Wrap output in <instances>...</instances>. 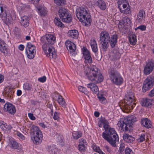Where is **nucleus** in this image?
Listing matches in <instances>:
<instances>
[{
    "mask_svg": "<svg viewBox=\"0 0 154 154\" xmlns=\"http://www.w3.org/2000/svg\"><path fill=\"white\" fill-rule=\"evenodd\" d=\"M56 38L53 35H46L42 37L41 41L42 45V49L46 56L50 58L56 57V54L51 48V45L55 42Z\"/></svg>",
    "mask_w": 154,
    "mask_h": 154,
    "instance_id": "nucleus-1",
    "label": "nucleus"
},
{
    "mask_svg": "<svg viewBox=\"0 0 154 154\" xmlns=\"http://www.w3.org/2000/svg\"><path fill=\"white\" fill-rule=\"evenodd\" d=\"M84 72L88 79L91 81L100 83L103 79V75L96 66H93L91 68L87 67Z\"/></svg>",
    "mask_w": 154,
    "mask_h": 154,
    "instance_id": "nucleus-2",
    "label": "nucleus"
},
{
    "mask_svg": "<svg viewBox=\"0 0 154 154\" xmlns=\"http://www.w3.org/2000/svg\"><path fill=\"white\" fill-rule=\"evenodd\" d=\"M135 105L134 93L131 90H129L125 94L124 102L120 104L121 107L126 110L130 111L133 109Z\"/></svg>",
    "mask_w": 154,
    "mask_h": 154,
    "instance_id": "nucleus-3",
    "label": "nucleus"
},
{
    "mask_svg": "<svg viewBox=\"0 0 154 154\" xmlns=\"http://www.w3.org/2000/svg\"><path fill=\"white\" fill-rule=\"evenodd\" d=\"M75 13L76 17L80 22L84 23L85 25H90L91 19L87 8H81L76 9Z\"/></svg>",
    "mask_w": 154,
    "mask_h": 154,
    "instance_id": "nucleus-4",
    "label": "nucleus"
},
{
    "mask_svg": "<svg viewBox=\"0 0 154 154\" xmlns=\"http://www.w3.org/2000/svg\"><path fill=\"white\" fill-rule=\"evenodd\" d=\"M136 121V117L133 115H131L122 119L118 125L121 130L127 132L131 129L133 123Z\"/></svg>",
    "mask_w": 154,
    "mask_h": 154,
    "instance_id": "nucleus-5",
    "label": "nucleus"
},
{
    "mask_svg": "<svg viewBox=\"0 0 154 154\" xmlns=\"http://www.w3.org/2000/svg\"><path fill=\"white\" fill-rule=\"evenodd\" d=\"M102 137L113 146H116V141L118 140V135L114 128H110L106 130L102 134Z\"/></svg>",
    "mask_w": 154,
    "mask_h": 154,
    "instance_id": "nucleus-6",
    "label": "nucleus"
},
{
    "mask_svg": "<svg viewBox=\"0 0 154 154\" xmlns=\"http://www.w3.org/2000/svg\"><path fill=\"white\" fill-rule=\"evenodd\" d=\"M108 75L110 80L113 84L119 86L123 83V78L116 68H110L108 71Z\"/></svg>",
    "mask_w": 154,
    "mask_h": 154,
    "instance_id": "nucleus-7",
    "label": "nucleus"
},
{
    "mask_svg": "<svg viewBox=\"0 0 154 154\" xmlns=\"http://www.w3.org/2000/svg\"><path fill=\"white\" fill-rule=\"evenodd\" d=\"M100 43L102 44L103 51H105L108 47L110 42V36L109 33L106 31H103L100 34Z\"/></svg>",
    "mask_w": 154,
    "mask_h": 154,
    "instance_id": "nucleus-8",
    "label": "nucleus"
},
{
    "mask_svg": "<svg viewBox=\"0 0 154 154\" xmlns=\"http://www.w3.org/2000/svg\"><path fill=\"white\" fill-rule=\"evenodd\" d=\"M58 14L63 22L69 23L72 20L71 15L64 8H61L59 10Z\"/></svg>",
    "mask_w": 154,
    "mask_h": 154,
    "instance_id": "nucleus-9",
    "label": "nucleus"
},
{
    "mask_svg": "<svg viewBox=\"0 0 154 154\" xmlns=\"http://www.w3.org/2000/svg\"><path fill=\"white\" fill-rule=\"evenodd\" d=\"M154 85V76L150 75L144 81L142 88V91L145 92Z\"/></svg>",
    "mask_w": 154,
    "mask_h": 154,
    "instance_id": "nucleus-10",
    "label": "nucleus"
},
{
    "mask_svg": "<svg viewBox=\"0 0 154 154\" xmlns=\"http://www.w3.org/2000/svg\"><path fill=\"white\" fill-rule=\"evenodd\" d=\"M154 69V60H150L146 62L144 67L143 73L145 75H148L151 73Z\"/></svg>",
    "mask_w": 154,
    "mask_h": 154,
    "instance_id": "nucleus-11",
    "label": "nucleus"
},
{
    "mask_svg": "<svg viewBox=\"0 0 154 154\" xmlns=\"http://www.w3.org/2000/svg\"><path fill=\"white\" fill-rule=\"evenodd\" d=\"M2 17L3 22L8 25L13 23L16 20V16H12L9 13L4 12Z\"/></svg>",
    "mask_w": 154,
    "mask_h": 154,
    "instance_id": "nucleus-12",
    "label": "nucleus"
},
{
    "mask_svg": "<svg viewBox=\"0 0 154 154\" xmlns=\"http://www.w3.org/2000/svg\"><path fill=\"white\" fill-rule=\"evenodd\" d=\"M82 50L83 57L85 60V62L89 63H91L92 62V60L89 51L85 48H83Z\"/></svg>",
    "mask_w": 154,
    "mask_h": 154,
    "instance_id": "nucleus-13",
    "label": "nucleus"
},
{
    "mask_svg": "<svg viewBox=\"0 0 154 154\" xmlns=\"http://www.w3.org/2000/svg\"><path fill=\"white\" fill-rule=\"evenodd\" d=\"M4 111L7 112L11 114H14L16 112V109L14 105L12 104L7 103L4 105Z\"/></svg>",
    "mask_w": 154,
    "mask_h": 154,
    "instance_id": "nucleus-14",
    "label": "nucleus"
},
{
    "mask_svg": "<svg viewBox=\"0 0 154 154\" xmlns=\"http://www.w3.org/2000/svg\"><path fill=\"white\" fill-rule=\"evenodd\" d=\"M36 135H35L33 137H32V140L34 144L38 145L42 142L43 135L41 131H38Z\"/></svg>",
    "mask_w": 154,
    "mask_h": 154,
    "instance_id": "nucleus-15",
    "label": "nucleus"
},
{
    "mask_svg": "<svg viewBox=\"0 0 154 154\" xmlns=\"http://www.w3.org/2000/svg\"><path fill=\"white\" fill-rule=\"evenodd\" d=\"M127 0H119L118 1V7L120 11L122 13L125 14H128L131 13V11L129 5H128V7L126 9L122 10L120 8V5L121 4L123 3H127Z\"/></svg>",
    "mask_w": 154,
    "mask_h": 154,
    "instance_id": "nucleus-16",
    "label": "nucleus"
},
{
    "mask_svg": "<svg viewBox=\"0 0 154 154\" xmlns=\"http://www.w3.org/2000/svg\"><path fill=\"white\" fill-rule=\"evenodd\" d=\"M146 15L143 10H140L137 15L136 20L139 23H143L145 21Z\"/></svg>",
    "mask_w": 154,
    "mask_h": 154,
    "instance_id": "nucleus-17",
    "label": "nucleus"
},
{
    "mask_svg": "<svg viewBox=\"0 0 154 154\" xmlns=\"http://www.w3.org/2000/svg\"><path fill=\"white\" fill-rule=\"evenodd\" d=\"M65 44L67 49L68 50V48H69L70 53L72 54H75V50L76 49V46L75 45L69 41H66Z\"/></svg>",
    "mask_w": 154,
    "mask_h": 154,
    "instance_id": "nucleus-18",
    "label": "nucleus"
},
{
    "mask_svg": "<svg viewBox=\"0 0 154 154\" xmlns=\"http://www.w3.org/2000/svg\"><path fill=\"white\" fill-rule=\"evenodd\" d=\"M118 38V35L116 33H115L110 38V45L112 48H114L116 45L117 39Z\"/></svg>",
    "mask_w": 154,
    "mask_h": 154,
    "instance_id": "nucleus-19",
    "label": "nucleus"
},
{
    "mask_svg": "<svg viewBox=\"0 0 154 154\" xmlns=\"http://www.w3.org/2000/svg\"><path fill=\"white\" fill-rule=\"evenodd\" d=\"M5 45L3 41L0 40V51L5 54H9V51Z\"/></svg>",
    "mask_w": 154,
    "mask_h": 154,
    "instance_id": "nucleus-20",
    "label": "nucleus"
},
{
    "mask_svg": "<svg viewBox=\"0 0 154 154\" xmlns=\"http://www.w3.org/2000/svg\"><path fill=\"white\" fill-rule=\"evenodd\" d=\"M29 18L26 16H24L21 17L20 22L22 25L24 27H26L29 25Z\"/></svg>",
    "mask_w": 154,
    "mask_h": 154,
    "instance_id": "nucleus-21",
    "label": "nucleus"
},
{
    "mask_svg": "<svg viewBox=\"0 0 154 154\" xmlns=\"http://www.w3.org/2000/svg\"><path fill=\"white\" fill-rule=\"evenodd\" d=\"M141 102L142 106L144 107H149L152 105V100L147 98L143 99Z\"/></svg>",
    "mask_w": 154,
    "mask_h": 154,
    "instance_id": "nucleus-22",
    "label": "nucleus"
},
{
    "mask_svg": "<svg viewBox=\"0 0 154 154\" xmlns=\"http://www.w3.org/2000/svg\"><path fill=\"white\" fill-rule=\"evenodd\" d=\"M5 95L8 99H11L14 91L12 88L9 87H6L5 89Z\"/></svg>",
    "mask_w": 154,
    "mask_h": 154,
    "instance_id": "nucleus-23",
    "label": "nucleus"
},
{
    "mask_svg": "<svg viewBox=\"0 0 154 154\" xmlns=\"http://www.w3.org/2000/svg\"><path fill=\"white\" fill-rule=\"evenodd\" d=\"M97 6L102 10H105L106 8L105 2L103 0H98L96 3Z\"/></svg>",
    "mask_w": 154,
    "mask_h": 154,
    "instance_id": "nucleus-24",
    "label": "nucleus"
},
{
    "mask_svg": "<svg viewBox=\"0 0 154 154\" xmlns=\"http://www.w3.org/2000/svg\"><path fill=\"white\" fill-rule=\"evenodd\" d=\"M68 35L69 37L76 39L79 35V32L76 29L71 30L68 32Z\"/></svg>",
    "mask_w": 154,
    "mask_h": 154,
    "instance_id": "nucleus-25",
    "label": "nucleus"
},
{
    "mask_svg": "<svg viewBox=\"0 0 154 154\" xmlns=\"http://www.w3.org/2000/svg\"><path fill=\"white\" fill-rule=\"evenodd\" d=\"M141 124L147 128H151L152 126L151 122L147 118L141 119Z\"/></svg>",
    "mask_w": 154,
    "mask_h": 154,
    "instance_id": "nucleus-26",
    "label": "nucleus"
},
{
    "mask_svg": "<svg viewBox=\"0 0 154 154\" xmlns=\"http://www.w3.org/2000/svg\"><path fill=\"white\" fill-rule=\"evenodd\" d=\"M123 137L124 140L127 142L132 143L135 140L134 137L127 134H124Z\"/></svg>",
    "mask_w": 154,
    "mask_h": 154,
    "instance_id": "nucleus-27",
    "label": "nucleus"
},
{
    "mask_svg": "<svg viewBox=\"0 0 154 154\" xmlns=\"http://www.w3.org/2000/svg\"><path fill=\"white\" fill-rule=\"evenodd\" d=\"M10 142L11 145L13 148L18 149H22V147L20 144H19L14 140L11 139L10 140Z\"/></svg>",
    "mask_w": 154,
    "mask_h": 154,
    "instance_id": "nucleus-28",
    "label": "nucleus"
},
{
    "mask_svg": "<svg viewBox=\"0 0 154 154\" xmlns=\"http://www.w3.org/2000/svg\"><path fill=\"white\" fill-rule=\"evenodd\" d=\"M39 14L42 16H45L47 15L46 8L43 7H39L37 8Z\"/></svg>",
    "mask_w": 154,
    "mask_h": 154,
    "instance_id": "nucleus-29",
    "label": "nucleus"
},
{
    "mask_svg": "<svg viewBox=\"0 0 154 154\" xmlns=\"http://www.w3.org/2000/svg\"><path fill=\"white\" fill-rule=\"evenodd\" d=\"M129 42L132 45H135L137 42L136 36L135 34L130 35L128 37Z\"/></svg>",
    "mask_w": 154,
    "mask_h": 154,
    "instance_id": "nucleus-30",
    "label": "nucleus"
},
{
    "mask_svg": "<svg viewBox=\"0 0 154 154\" xmlns=\"http://www.w3.org/2000/svg\"><path fill=\"white\" fill-rule=\"evenodd\" d=\"M91 45L93 51L94 53L97 52L98 51L97 45L95 40H93L91 42Z\"/></svg>",
    "mask_w": 154,
    "mask_h": 154,
    "instance_id": "nucleus-31",
    "label": "nucleus"
},
{
    "mask_svg": "<svg viewBox=\"0 0 154 154\" xmlns=\"http://www.w3.org/2000/svg\"><path fill=\"white\" fill-rule=\"evenodd\" d=\"M47 149L48 152L51 154H56V148L54 146H47Z\"/></svg>",
    "mask_w": 154,
    "mask_h": 154,
    "instance_id": "nucleus-32",
    "label": "nucleus"
},
{
    "mask_svg": "<svg viewBox=\"0 0 154 154\" xmlns=\"http://www.w3.org/2000/svg\"><path fill=\"white\" fill-rule=\"evenodd\" d=\"M54 22L55 24L58 27H62L64 26V25L60 21L59 18L58 17H55L54 20Z\"/></svg>",
    "mask_w": 154,
    "mask_h": 154,
    "instance_id": "nucleus-33",
    "label": "nucleus"
},
{
    "mask_svg": "<svg viewBox=\"0 0 154 154\" xmlns=\"http://www.w3.org/2000/svg\"><path fill=\"white\" fill-rule=\"evenodd\" d=\"M58 101L59 104L61 105L63 107H65L66 106V103L61 95L58 96Z\"/></svg>",
    "mask_w": 154,
    "mask_h": 154,
    "instance_id": "nucleus-34",
    "label": "nucleus"
},
{
    "mask_svg": "<svg viewBox=\"0 0 154 154\" xmlns=\"http://www.w3.org/2000/svg\"><path fill=\"white\" fill-rule=\"evenodd\" d=\"M30 131L31 132L33 133V134H35L36 133V134H38L37 132H38V131H41L39 130L38 128L35 125L32 126L30 128Z\"/></svg>",
    "mask_w": 154,
    "mask_h": 154,
    "instance_id": "nucleus-35",
    "label": "nucleus"
},
{
    "mask_svg": "<svg viewBox=\"0 0 154 154\" xmlns=\"http://www.w3.org/2000/svg\"><path fill=\"white\" fill-rule=\"evenodd\" d=\"M81 132H75L72 133V136L74 139H77L82 136Z\"/></svg>",
    "mask_w": 154,
    "mask_h": 154,
    "instance_id": "nucleus-36",
    "label": "nucleus"
},
{
    "mask_svg": "<svg viewBox=\"0 0 154 154\" xmlns=\"http://www.w3.org/2000/svg\"><path fill=\"white\" fill-rule=\"evenodd\" d=\"M93 149L96 152H98L99 154H105L100 148L99 146L94 145L93 147Z\"/></svg>",
    "mask_w": 154,
    "mask_h": 154,
    "instance_id": "nucleus-37",
    "label": "nucleus"
},
{
    "mask_svg": "<svg viewBox=\"0 0 154 154\" xmlns=\"http://www.w3.org/2000/svg\"><path fill=\"white\" fill-rule=\"evenodd\" d=\"M7 126V124L2 121H0V127L1 128L3 131H6V127Z\"/></svg>",
    "mask_w": 154,
    "mask_h": 154,
    "instance_id": "nucleus-38",
    "label": "nucleus"
},
{
    "mask_svg": "<svg viewBox=\"0 0 154 154\" xmlns=\"http://www.w3.org/2000/svg\"><path fill=\"white\" fill-rule=\"evenodd\" d=\"M23 88L25 90H30L32 88V86L31 84L26 83L24 84Z\"/></svg>",
    "mask_w": 154,
    "mask_h": 154,
    "instance_id": "nucleus-39",
    "label": "nucleus"
},
{
    "mask_svg": "<svg viewBox=\"0 0 154 154\" xmlns=\"http://www.w3.org/2000/svg\"><path fill=\"white\" fill-rule=\"evenodd\" d=\"M26 53L27 54V57L29 59H33L35 55V52H28L27 50L26 51Z\"/></svg>",
    "mask_w": 154,
    "mask_h": 154,
    "instance_id": "nucleus-40",
    "label": "nucleus"
},
{
    "mask_svg": "<svg viewBox=\"0 0 154 154\" xmlns=\"http://www.w3.org/2000/svg\"><path fill=\"white\" fill-rule=\"evenodd\" d=\"M79 150L81 151H84L85 149V145L83 143H79Z\"/></svg>",
    "mask_w": 154,
    "mask_h": 154,
    "instance_id": "nucleus-41",
    "label": "nucleus"
},
{
    "mask_svg": "<svg viewBox=\"0 0 154 154\" xmlns=\"http://www.w3.org/2000/svg\"><path fill=\"white\" fill-rule=\"evenodd\" d=\"M54 2L57 5L60 6L64 4L65 0H54Z\"/></svg>",
    "mask_w": 154,
    "mask_h": 154,
    "instance_id": "nucleus-42",
    "label": "nucleus"
},
{
    "mask_svg": "<svg viewBox=\"0 0 154 154\" xmlns=\"http://www.w3.org/2000/svg\"><path fill=\"white\" fill-rule=\"evenodd\" d=\"M125 154H134L133 151L130 148L127 147L125 150Z\"/></svg>",
    "mask_w": 154,
    "mask_h": 154,
    "instance_id": "nucleus-43",
    "label": "nucleus"
},
{
    "mask_svg": "<svg viewBox=\"0 0 154 154\" xmlns=\"http://www.w3.org/2000/svg\"><path fill=\"white\" fill-rule=\"evenodd\" d=\"M91 90L94 93L96 94H97L99 93L98 88L97 86L96 85L92 88Z\"/></svg>",
    "mask_w": 154,
    "mask_h": 154,
    "instance_id": "nucleus-44",
    "label": "nucleus"
},
{
    "mask_svg": "<svg viewBox=\"0 0 154 154\" xmlns=\"http://www.w3.org/2000/svg\"><path fill=\"white\" fill-rule=\"evenodd\" d=\"M145 135L143 134H142L140 137L137 139V141L138 142H143L145 140Z\"/></svg>",
    "mask_w": 154,
    "mask_h": 154,
    "instance_id": "nucleus-45",
    "label": "nucleus"
},
{
    "mask_svg": "<svg viewBox=\"0 0 154 154\" xmlns=\"http://www.w3.org/2000/svg\"><path fill=\"white\" fill-rule=\"evenodd\" d=\"M6 13L5 10H4L2 5L1 4H0V15L1 17H2L3 14L4 13Z\"/></svg>",
    "mask_w": 154,
    "mask_h": 154,
    "instance_id": "nucleus-46",
    "label": "nucleus"
},
{
    "mask_svg": "<svg viewBox=\"0 0 154 154\" xmlns=\"http://www.w3.org/2000/svg\"><path fill=\"white\" fill-rule=\"evenodd\" d=\"M15 134L17 135L22 140H24L25 139L24 136L20 133L19 132L16 131L15 132Z\"/></svg>",
    "mask_w": 154,
    "mask_h": 154,
    "instance_id": "nucleus-47",
    "label": "nucleus"
},
{
    "mask_svg": "<svg viewBox=\"0 0 154 154\" xmlns=\"http://www.w3.org/2000/svg\"><path fill=\"white\" fill-rule=\"evenodd\" d=\"M60 114L57 112H55L54 113V116H53V118L54 120H56L57 121H58L59 120V115Z\"/></svg>",
    "mask_w": 154,
    "mask_h": 154,
    "instance_id": "nucleus-48",
    "label": "nucleus"
},
{
    "mask_svg": "<svg viewBox=\"0 0 154 154\" xmlns=\"http://www.w3.org/2000/svg\"><path fill=\"white\" fill-rule=\"evenodd\" d=\"M136 29H140L142 31H144L146 29V26L144 25H141L136 28Z\"/></svg>",
    "mask_w": 154,
    "mask_h": 154,
    "instance_id": "nucleus-49",
    "label": "nucleus"
},
{
    "mask_svg": "<svg viewBox=\"0 0 154 154\" xmlns=\"http://www.w3.org/2000/svg\"><path fill=\"white\" fill-rule=\"evenodd\" d=\"M100 123L103 124V126H104V125L108 124L109 123L107 120L105 119H102L101 120H100Z\"/></svg>",
    "mask_w": 154,
    "mask_h": 154,
    "instance_id": "nucleus-50",
    "label": "nucleus"
},
{
    "mask_svg": "<svg viewBox=\"0 0 154 154\" xmlns=\"http://www.w3.org/2000/svg\"><path fill=\"white\" fill-rule=\"evenodd\" d=\"M78 89L79 91L84 93L85 91L86 92V88L82 86H79L78 87Z\"/></svg>",
    "mask_w": 154,
    "mask_h": 154,
    "instance_id": "nucleus-51",
    "label": "nucleus"
},
{
    "mask_svg": "<svg viewBox=\"0 0 154 154\" xmlns=\"http://www.w3.org/2000/svg\"><path fill=\"white\" fill-rule=\"evenodd\" d=\"M28 116L29 118L32 120H34L35 119V116H33V114L31 113H28Z\"/></svg>",
    "mask_w": 154,
    "mask_h": 154,
    "instance_id": "nucleus-52",
    "label": "nucleus"
},
{
    "mask_svg": "<svg viewBox=\"0 0 154 154\" xmlns=\"http://www.w3.org/2000/svg\"><path fill=\"white\" fill-rule=\"evenodd\" d=\"M46 77L45 76H43L42 77L38 78V81L41 82H44L46 81Z\"/></svg>",
    "mask_w": 154,
    "mask_h": 154,
    "instance_id": "nucleus-53",
    "label": "nucleus"
},
{
    "mask_svg": "<svg viewBox=\"0 0 154 154\" xmlns=\"http://www.w3.org/2000/svg\"><path fill=\"white\" fill-rule=\"evenodd\" d=\"M96 57V59L98 60H100L101 59V55L100 54H98L96 52L95 53Z\"/></svg>",
    "mask_w": 154,
    "mask_h": 154,
    "instance_id": "nucleus-54",
    "label": "nucleus"
},
{
    "mask_svg": "<svg viewBox=\"0 0 154 154\" xmlns=\"http://www.w3.org/2000/svg\"><path fill=\"white\" fill-rule=\"evenodd\" d=\"M34 47H35L34 45H32L31 43L29 42L27 43V46L26 48V50H27V49L29 48H33Z\"/></svg>",
    "mask_w": 154,
    "mask_h": 154,
    "instance_id": "nucleus-55",
    "label": "nucleus"
},
{
    "mask_svg": "<svg viewBox=\"0 0 154 154\" xmlns=\"http://www.w3.org/2000/svg\"><path fill=\"white\" fill-rule=\"evenodd\" d=\"M148 96L150 97L154 96V88L150 91L148 94Z\"/></svg>",
    "mask_w": 154,
    "mask_h": 154,
    "instance_id": "nucleus-56",
    "label": "nucleus"
},
{
    "mask_svg": "<svg viewBox=\"0 0 154 154\" xmlns=\"http://www.w3.org/2000/svg\"><path fill=\"white\" fill-rule=\"evenodd\" d=\"M96 85L92 83H90L89 84H88L87 85V87L88 88H90L91 90L92 89V88L95 86Z\"/></svg>",
    "mask_w": 154,
    "mask_h": 154,
    "instance_id": "nucleus-57",
    "label": "nucleus"
},
{
    "mask_svg": "<svg viewBox=\"0 0 154 154\" xmlns=\"http://www.w3.org/2000/svg\"><path fill=\"white\" fill-rule=\"evenodd\" d=\"M98 98L99 99V100L102 102L103 101H104L106 100V98L102 95L98 96Z\"/></svg>",
    "mask_w": 154,
    "mask_h": 154,
    "instance_id": "nucleus-58",
    "label": "nucleus"
},
{
    "mask_svg": "<svg viewBox=\"0 0 154 154\" xmlns=\"http://www.w3.org/2000/svg\"><path fill=\"white\" fill-rule=\"evenodd\" d=\"M28 50L29 52H36V49L35 47H33V48H29L28 49Z\"/></svg>",
    "mask_w": 154,
    "mask_h": 154,
    "instance_id": "nucleus-59",
    "label": "nucleus"
},
{
    "mask_svg": "<svg viewBox=\"0 0 154 154\" xmlns=\"http://www.w3.org/2000/svg\"><path fill=\"white\" fill-rule=\"evenodd\" d=\"M19 30V29L17 27H15L14 29V33L16 35L18 34Z\"/></svg>",
    "mask_w": 154,
    "mask_h": 154,
    "instance_id": "nucleus-60",
    "label": "nucleus"
},
{
    "mask_svg": "<svg viewBox=\"0 0 154 154\" xmlns=\"http://www.w3.org/2000/svg\"><path fill=\"white\" fill-rule=\"evenodd\" d=\"M103 127L104 128L105 131H106V130H108L109 128H110L109 126V123L108 124H107L105 125H104V126H103Z\"/></svg>",
    "mask_w": 154,
    "mask_h": 154,
    "instance_id": "nucleus-61",
    "label": "nucleus"
},
{
    "mask_svg": "<svg viewBox=\"0 0 154 154\" xmlns=\"http://www.w3.org/2000/svg\"><path fill=\"white\" fill-rule=\"evenodd\" d=\"M6 130L10 131H11V130L12 128V127L10 125H7V126L6 127Z\"/></svg>",
    "mask_w": 154,
    "mask_h": 154,
    "instance_id": "nucleus-62",
    "label": "nucleus"
},
{
    "mask_svg": "<svg viewBox=\"0 0 154 154\" xmlns=\"http://www.w3.org/2000/svg\"><path fill=\"white\" fill-rule=\"evenodd\" d=\"M24 46L22 45H19L18 48L21 51H23L24 49Z\"/></svg>",
    "mask_w": 154,
    "mask_h": 154,
    "instance_id": "nucleus-63",
    "label": "nucleus"
},
{
    "mask_svg": "<svg viewBox=\"0 0 154 154\" xmlns=\"http://www.w3.org/2000/svg\"><path fill=\"white\" fill-rule=\"evenodd\" d=\"M4 79V76L3 75L0 74V83L3 82Z\"/></svg>",
    "mask_w": 154,
    "mask_h": 154,
    "instance_id": "nucleus-64",
    "label": "nucleus"
}]
</instances>
